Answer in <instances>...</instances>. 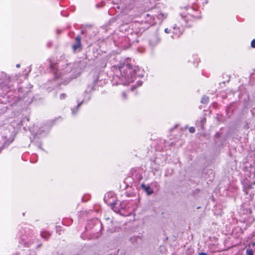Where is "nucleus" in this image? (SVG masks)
<instances>
[{
	"mask_svg": "<svg viewBox=\"0 0 255 255\" xmlns=\"http://www.w3.org/2000/svg\"><path fill=\"white\" fill-rule=\"evenodd\" d=\"M119 68L121 72V77L115 76L114 78L119 79L118 83L120 84L128 85L134 81L135 77L143 76L142 71L138 66L133 67L130 64H120Z\"/></svg>",
	"mask_w": 255,
	"mask_h": 255,
	"instance_id": "obj_1",
	"label": "nucleus"
},
{
	"mask_svg": "<svg viewBox=\"0 0 255 255\" xmlns=\"http://www.w3.org/2000/svg\"><path fill=\"white\" fill-rule=\"evenodd\" d=\"M243 186V191L245 194H250L251 196L252 194L251 190L255 185V174L254 173H249L246 174L245 178L242 181Z\"/></svg>",
	"mask_w": 255,
	"mask_h": 255,
	"instance_id": "obj_2",
	"label": "nucleus"
},
{
	"mask_svg": "<svg viewBox=\"0 0 255 255\" xmlns=\"http://www.w3.org/2000/svg\"><path fill=\"white\" fill-rule=\"evenodd\" d=\"M10 77L5 73H2L0 76V89L3 93H7L10 90L11 86Z\"/></svg>",
	"mask_w": 255,
	"mask_h": 255,
	"instance_id": "obj_3",
	"label": "nucleus"
},
{
	"mask_svg": "<svg viewBox=\"0 0 255 255\" xmlns=\"http://www.w3.org/2000/svg\"><path fill=\"white\" fill-rule=\"evenodd\" d=\"M72 64L73 75H76L80 74L82 71L85 68L86 63L83 61L76 62Z\"/></svg>",
	"mask_w": 255,
	"mask_h": 255,
	"instance_id": "obj_4",
	"label": "nucleus"
},
{
	"mask_svg": "<svg viewBox=\"0 0 255 255\" xmlns=\"http://www.w3.org/2000/svg\"><path fill=\"white\" fill-rule=\"evenodd\" d=\"M75 43L72 46V50L74 53L77 51H80L82 49L81 44V37L80 35H77L75 39Z\"/></svg>",
	"mask_w": 255,
	"mask_h": 255,
	"instance_id": "obj_5",
	"label": "nucleus"
},
{
	"mask_svg": "<svg viewBox=\"0 0 255 255\" xmlns=\"http://www.w3.org/2000/svg\"><path fill=\"white\" fill-rule=\"evenodd\" d=\"M98 80V77H96L93 83L89 85L87 87V89L85 91V93H90L93 91H95L96 90V84H97Z\"/></svg>",
	"mask_w": 255,
	"mask_h": 255,
	"instance_id": "obj_6",
	"label": "nucleus"
},
{
	"mask_svg": "<svg viewBox=\"0 0 255 255\" xmlns=\"http://www.w3.org/2000/svg\"><path fill=\"white\" fill-rule=\"evenodd\" d=\"M113 210L117 213H120L121 210H123L124 206L119 201L113 203L112 205Z\"/></svg>",
	"mask_w": 255,
	"mask_h": 255,
	"instance_id": "obj_7",
	"label": "nucleus"
},
{
	"mask_svg": "<svg viewBox=\"0 0 255 255\" xmlns=\"http://www.w3.org/2000/svg\"><path fill=\"white\" fill-rule=\"evenodd\" d=\"M141 237L139 236H132L129 238L128 241L131 244L134 245L141 241Z\"/></svg>",
	"mask_w": 255,
	"mask_h": 255,
	"instance_id": "obj_8",
	"label": "nucleus"
},
{
	"mask_svg": "<svg viewBox=\"0 0 255 255\" xmlns=\"http://www.w3.org/2000/svg\"><path fill=\"white\" fill-rule=\"evenodd\" d=\"M141 188L144 190L148 195H151L153 193V191L149 185H146L144 184L141 185Z\"/></svg>",
	"mask_w": 255,
	"mask_h": 255,
	"instance_id": "obj_9",
	"label": "nucleus"
},
{
	"mask_svg": "<svg viewBox=\"0 0 255 255\" xmlns=\"http://www.w3.org/2000/svg\"><path fill=\"white\" fill-rule=\"evenodd\" d=\"M63 70H65L66 73H72L73 74V68L72 63H66L65 67L62 68Z\"/></svg>",
	"mask_w": 255,
	"mask_h": 255,
	"instance_id": "obj_10",
	"label": "nucleus"
},
{
	"mask_svg": "<svg viewBox=\"0 0 255 255\" xmlns=\"http://www.w3.org/2000/svg\"><path fill=\"white\" fill-rule=\"evenodd\" d=\"M49 63V67L51 69V71L53 72H56L57 70V68L56 66V63H54L52 62L51 59H49L48 60Z\"/></svg>",
	"mask_w": 255,
	"mask_h": 255,
	"instance_id": "obj_11",
	"label": "nucleus"
},
{
	"mask_svg": "<svg viewBox=\"0 0 255 255\" xmlns=\"http://www.w3.org/2000/svg\"><path fill=\"white\" fill-rule=\"evenodd\" d=\"M209 101V98L207 96H203L201 99V103L204 104H207Z\"/></svg>",
	"mask_w": 255,
	"mask_h": 255,
	"instance_id": "obj_12",
	"label": "nucleus"
},
{
	"mask_svg": "<svg viewBox=\"0 0 255 255\" xmlns=\"http://www.w3.org/2000/svg\"><path fill=\"white\" fill-rule=\"evenodd\" d=\"M159 42V40L156 37H153V39H150L149 41V43L152 46H154L156 43Z\"/></svg>",
	"mask_w": 255,
	"mask_h": 255,
	"instance_id": "obj_13",
	"label": "nucleus"
},
{
	"mask_svg": "<svg viewBox=\"0 0 255 255\" xmlns=\"http://www.w3.org/2000/svg\"><path fill=\"white\" fill-rule=\"evenodd\" d=\"M50 235L49 233L46 232H42L41 233V236L43 239H45L46 240H47L50 237Z\"/></svg>",
	"mask_w": 255,
	"mask_h": 255,
	"instance_id": "obj_14",
	"label": "nucleus"
},
{
	"mask_svg": "<svg viewBox=\"0 0 255 255\" xmlns=\"http://www.w3.org/2000/svg\"><path fill=\"white\" fill-rule=\"evenodd\" d=\"M246 254L247 255H254V252L252 249L249 248L246 250Z\"/></svg>",
	"mask_w": 255,
	"mask_h": 255,
	"instance_id": "obj_15",
	"label": "nucleus"
},
{
	"mask_svg": "<svg viewBox=\"0 0 255 255\" xmlns=\"http://www.w3.org/2000/svg\"><path fill=\"white\" fill-rule=\"evenodd\" d=\"M189 131L190 133H194L195 131V129L194 127H190L189 129Z\"/></svg>",
	"mask_w": 255,
	"mask_h": 255,
	"instance_id": "obj_16",
	"label": "nucleus"
},
{
	"mask_svg": "<svg viewBox=\"0 0 255 255\" xmlns=\"http://www.w3.org/2000/svg\"><path fill=\"white\" fill-rule=\"evenodd\" d=\"M66 97V95L64 93L61 94L60 96V98L61 100L65 99Z\"/></svg>",
	"mask_w": 255,
	"mask_h": 255,
	"instance_id": "obj_17",
	"label": "nucleus"
},
{
	"mask_svg": "<svg viewBox=\"0 0 255 255\" xmlns=\"http://www.w3.org/2000/svg\"><path fill=\"white\" fill-rule=\"evenodd\" d=\"M251 46L253 48H255V39H253L251 42Z\"/></svg>",
	"mask_w": 255,
	"mask_h": 255,
	"instance_id": "obj_18",
	"label": "nucleus"
},
{
	"mask_svg": "<svg viewBox=\"0 0 255 255\" xmlns=\"http://www.w3.org/2000/svg\"><path fill=\"white\" fill-rule=\"evenodd\" d=\"M142 84V82L141 81H138L136 82V85H137V86H141Z\"/></svg>",
	"mask_w": 255,
	"mask_h": 255,
	"instance_id": "obj_19",
	"label": "nucleus"
},
{
	"mask_svg": "<svg viewBox=\"0 0 255 255\" xmlns=\"http://www.w3.org/2000/svg\"><path fill=\"white\" fill-rule=\"evenodd\" d=\"M122 97H123L125 99H127V94H126V92H123L122 93Z\"/></svg>",
	"mask_w": 255,
	"mask_h": 255,
	"instance_id": "obj_20",
	"label": "nucleus"
},
{
	"mask_svg": "<svg viewBox=\"0 0 255 255\" xmlns=\"http://www.w3.org/2000/svg\"><path fill=\"white\" fill-rule=\"evenodd\" d=\"M249 128H250V127L248 125V123L247 122H246V124L244 125V128L249 129Z\"/></svg>",
	"mask_w": 255,
	"mask_h": 255,
	"instance_id": "obj_21",
	"label": "nucleus"
},
{
	"mask_svg": "<svg viewBox=\"0 0 255 255\" xmlns=\"http://www.w3.org/2000/svg\"><path fill=\"white\" fill-rule=\"evenodd\" d=\"M164 31L166 33H169L170 32V30L168 28H166L164 29Z\"/></svg>",
	"mask_w": 255,
	"mask_h": 255,
	"instance_id": "obj_22",
	"label": "nucleus"
},
{
	"mask_svg": "<svg viewBox=\"0 0 255 255\" xmlns=\"http://www.w3.org/2000/svg\"><path fill=\"white\" fill-rule=\"evenodd\" d=\"M84 100H83V101H82L81 102H79L77 105V107H79L80 106V105L84 102Z\"/></svg>",
	"mask_w": 255,
	"mask_h": 255,
	"instance_id": "obj_23",
	"label": "nucleus"
},
{
	"mask_svg": "<svg viewBox=\"0 0 255 255\" xmlns=\"http://www.w3.org/2000/svg\"><path fill=\"white\" fill-rule=\"evenodd\" d=\"M207 255V253H199L198 254V255Z\"/></svg>",
	"mask_w": 255,
	"mask_h": 255,
	"instance_id": "obj_24",
	"label": "nucleus"
},
{
	"mask_svg": "<svg viewBox=\"0 0 255 255\" xmlns=\"http://www.w3.org/2000/svg\"><path fill=\"white\" fill-rule=\"evenodd\" d=\"M205 121H206V119H205V118H204V119H203L201 121V123L204 124V122H205Z\"/></svg>",
	"mask_w": 255,
	"mask_h": 255,
	"instance_id": "obj_25",
	"label": "nucleus"
},
{
	"mask_svg": "<svg viewBox=\"0 0 255 255\" xmlns=\"http://www.w3.org/2000/svg\"><path fill=\"white\" fill-rule=\"evenodd\" d=\"M163 14H162V13H160V14L158 15V18H160V17H162V16H163Z\"/></svg>",
	"mask_w": 255,
	"mask_h": 255,
	"instance_id": "obj_26",
	"label": "nucleus"
},
{
	"mask_svg": "<svg viewBox=\"0 0 255 255\" xmlns=\"http://www.w3.org/2000/svg\"><path fill=\"white\" fill-rule=\"evenodd\" d=\"M20 64H16V67L17 68H19V67H20Z\"/></svg>",
	"mask_w": 255,
	"mask_h": 255,
	"instance_id": "obj_27",
	"label": "nucleus"
},
{
	"mask_svg": "<svg viewBox=\"0 0 255 255\" xmlns=\"http://www.w3.org/2000/svg\"><path fill=\"white\" fill-rule=\"evenodd\" d=\"M131 90H132V91H133V89H134V88H133V87H131Z\"/></svg>",
	"mask_w": 255,
	"mask_h": 255,
	"instance_id": "obj_28",
	"label": "nucleus"
},
{
	"mask_svg": "<svg viewBox=\"0 0 255 255\" xmlns=\"http://www.w3.org/2000/svg\"><path fill=\"white\" fill-rule=\"evenodd\" d=\"M146 16H149V14H146Z\"/></svg>",
	"mask_w": 255,
	"mask_h": 255,
	"instance_id": "obj_29",
	"label": "nucleus"
},
{
	"mask_svg": "<svg viewBox=\"0 0 255 255\" xmlns=\"http://www.w3.org/2000/svg\"><path fill=\"white\" fill-rule=\"evenodd\" d=\"M253 246H255V243H253Z\"/></svg>",
	"mask_w": 255,
	"mask_h": 255,
	"instance_id": "obj_30",
	"label": "nucleus"
}]
</instances>
